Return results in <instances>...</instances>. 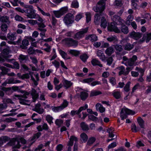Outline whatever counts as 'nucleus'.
I'll list each match as a JSON object with an SVG mask.
<instances>
[{
  "mask_svg": "<svg viewBox=\"0 0 151 151\" xmlns=\"http://www.w3.org/2000/svg\"><path fill=\"white\" fill-rule=\"evenodd\" d=\"M74 17L73 14L68 13L66 14L63 18V21L68 27L71 26L74 22Z\"/></svg>",
  "mask_w": 151,
  "mask_h": 151,
  "instance_id": "nucleus-1",
  "label": "nucleus"
},
{
  "mask_svg": "<svg viewBox=\"0 0 151 151\" xmlns=\"http://www.w3.org/2000/svg\"><path fill=\"white\" fill-rule=\"evenodd\" d=\"M105 9V2L104 0H100L98 2L96 6L93 7V10L96 12H103Z\"/></svg>",
  "mask_w": 151,
  "mask_h": 151,
  "instance_id": "nucleus-2",
  "label": "nucleus"
},
{
  "mask_svg": "<svg viewBox=\"0 0 151 151\" xmlns=\"http://www.w3.org/2000/svg\"><path fill=\"white\" fill-rule=\"evenodd\" d=\"M36 10L33 9L32 11L30 14H27L26 16L28 18L30 19H37L38 21L42 22L43 21L42 19L40 17V15L35 13Z\"/></svg>",
  "mask_w": 151,
  "mask_h": 151,
  "instance_id": "nucleus-3",
  "label": "nucleus"
},
{
  "mask_svg": "<svg viewBox=\"0 0 151 151\" xmlns=\"http://www.w3.org/2000/svg\"><path fill=\"white\" fill-rule=\"evenodd\" d=\"M63 40L65 41V44L68 47L77 46L78 45V42L70 38H66Z\"/></svg>",
  "mask_w": 151,
  "mask_h": 151,
  "instance_id": "nucleus-4",
  "label": "nucleus"
},
{
  "mask_svg": "<svg viewBox=\"0 0 151 151\" xmlns=\"http://www.w3.org/2000/svg\"><path fill=\"white\" fill-rule=\"evenodd\" d=\"M142 34L139 32H135L134 31H132L130 32L128 36L130 38L135 40H138L142 37Z\"/></svg>",
  "mask_w": 151,
  "mask_h": 151,
  "instance_id": "nucleus-5",
  "label": "nucleus"
},
{
  "mask_svg": "<svg viewBox=\"0 0 151 151\" xmlns=\"http://www.w3.org/2000/svg\"><path fill=\"white\" fill-rule=\"evenodd\" d=\"M108 30L109 32H114L116 33L120 32V30L116 26V25L114 22L111 23L107 27Z\"/></svg>",
  "mask_w": 151,
  "mask_h": 151,
  "instance_id": "nucleus-6",
  "label": "nucleus"
},
{
  "mask_svg": "<svg viewBox=\"0 0 151 151\" xmlns=\"http://www.w3.org/2000/svg\"><path fill=\"white\" fill-rule=\"evenodd\" d=\"M113 22L116 25H121L124 24V21L119 16L114 15L112 18Z\"/></svg>",
  "mask_w": 151,
  "mask_h": 151,
  "instance_id": "nucleus-7",
  "label": "nucleus"
},
{
  "mask_svg": "<svg viewBox=\"0 0 151 151\" xmlns=\"http://www.w3.org/2000/svg\"><path fill=\"white\" fill-rule=\"evenodd\" d=\"M31 95L32 99V102L35 103L37 99H38L39 95L36 90L34 88H32L31 90Z\"/></svg>",
  "mask_w": 151,
  "mask_h": 151,
  "instance_id": "nucleus-8",
  "label": "nucleus"
},
{
  "mask_svg": "<svg viewBox=\"0 0 151 151\" xmlns=\"http://www.w3.org/2000/svg\"><path fill=\"white\" fill-rule=\"evenodd\" d=\"M17 142V145H15L13 147V148H18L19 149L20 148L21 146L20 144V141L19 140L18 138V137H16L15 138H14L12 139V140H11L10 141L9 143H11L12 145H14L15 142Z\"/></svg>",
  "mask_w": 151,
  "mask_h": 151,
  "instance_id": "nucleus-9",
  "label": "nucleus"
},
{
  "mask_svg": "<svg viewBox=\"0 0 151 151\" xmlns=\"http://www.w3.org/2000/svg\"><path fill=\"white\" fill-rule=\"evenodd\" d=\"M28 53L30 55L36 54V52L41 54L43 53L41 50L38 49L35 50L31 46L28 49Z\"/></svg>",
  "mask_w": 151,
  "mask_h": 151,
  "instance_id": "nucleus-10",
  "label": "nucleus"
},
{
  "mask_svg": "<svg viewBox=\"0 0 151 151\" xmlns=\"http://www.w3.org/2000/svg\"><path fill=\"white\" fill-rule=\"evenodd\" d=\"M78 141V139L74 135H72L69 139V140L67 144V145L71 147L73 146L74 141L76 142Z\"/></svg>",
  "mask_w": 151,
  "mask_h": 151,
  "instance_id": "nucleus-11",
  "label": "nucleus"
},
{
  "mask_svg": "<svg viewBox=\"0 0 151 151\" xmlns=\"http://www.w3.org/2000/svg\"><path fill=\"white\" fill-rule=\"evenodd\" d=\"M78 141V139L74 135H72L69 139V140L67 144V145L71 147L73 146L74 141L76 142Z\"/></svg>",
  "mask_w": 151,
  "mask_h": 151,
  "instance_id": "nucleus-12",
  "label": "nucleus"
},
{
  "mask_svg": "<svg viewBox=\"0 0 151 151\" xmlns=\"http://www.w3.org/2000/svg\"><path fill=\"white\" fill-rule=\"evenodd\" d=\"M16 11L21 12L22 13H25L27 14H30L32 12V9H22L19 7H17L15 8Z\"/></svg>",
  "mask_w": 151,
  "mask_h": 151,
  "instance_id": "nucleus-13",
  "label": "nucleus"
},
{
  "mask_svg": "<svg viewBox=\"0 0 151 151\" xmlns=\"http://www.w3.org/2000/svg\"><path fill=\"white\" fill-rule=\"evenodd\" d=\"M29 41L26 39H23L22 42V45L20 47L23 49L26 50L27 48V46L29 45Z\"/></svg>",
  "mask_w": 151,
  "mask_h": 151,
  "instance_id": "nucleus-14",
  "label": "nucleus"
},
{
  "mask_svg": "<svg viewBox=\"0 0 151 151\" xmlns=\"http://www.w3.org/2000/svg\"><path fill=\"white\" fill-rule=\"evenodd\" d=\"M119 29L120 30V32H121L124 34H127L129 32L128 27L124 24L121 26L120 29Z\"/></svg>",
  "mask_w": 151,
  "mask_h": 151,
  "instance_id": "nucleus-15",
  "label": "nucleus"
},
{
  "mask_svg": "<svg viewBox=\"0 0 151 151\" xmlns=\"http://www.w3.org/2000/svg\"><path fill=\"white\" fill-rule=\"evenodd\" d=\"M63 83L64 86V87L66 89L69 88L73 84L71 81L65 79L63 80Z\"/></svg>",
  "mask_w": 151,
  "mask_h": 151,
  "instance_id": "nucleus-16",
  "label": "nucleus"
},
{
  "mask_svg": "<svg viewBox=\"0 0 151 151\" xmlns=\"http://www.w3.org/2000/svg\"><path fill=\"white\" fill-rule=\"evenodd\" d=\"M80 127L83 131H88L89 130L88 125L85 122H81L80 124Z\"/></svg>",
  "mask_w": 151,
  "mask_h": 151,
  "instance_id": "nucleus-17",
  "label": "nucleus"
},
{
  "mask_svg": "<svg viewBox=\"0 0 151 151\" xmlns=\"http://www.w3.org/2000/svg\"><path fill=\"white\" fill-rule=\"evenodd\" d=\"M125 109H122L120 113V117L122 120H124L126 119L128 117V114L126 112Z\"/></svg>",
  "mask_w": 151,
  "mask_h": 151,
  "instance_id": "nucleus-18",
  "label": "nucleus"
},
{
  "mask_svg": "<svg viewBox=\"0 0 151 151\" xmlns=\"http://www.w3.org/2000/svg\"><path fill=\"white\" fill-rule=\"evenodd\" d=\"M59 53L62 58L68 60L70 59L71 58L70 57H67V54L64 51L60 49L59 50Z\"/></svg>",
  "mask_w": 151,
  "mask_h": 151,
  "instance_id": "nucleus-19",
  "label": "nucleus"
},
{
  "mask_svg": "<svg viewBox=\"0 0 151 151\" xmlns=\"http://www.w3.org/2000/svg\"><path fill=\"white\" fill-rule=\"evenodd\" d=\"M125 50L130 51L134 47V44H131L129 43H127L124 45Z\"/></svg>",
  "mask_w": 151,
  "mask_h": 151,
  "instance_id": "nucleus-20",
  "label": "nucleus"
},
{
  "mask_svg": "<svg viewBox=\"0 0 151 151\" xmlns=\"http://www.w3.org/2000/svg\"><path fill=\"white\" fill-rule=\"evenodd\" d=\"M112 96L116 99H118L121 98V94L120 91H116L114 90L112 92Z\"/></svg>",
  "mask_w": 151,
  "mask_h": 151,
  "instance_id": "nucleus-21",
  "label": "nucleus"
},
{
  "mask_svg": "<svg viewBox=\"0 0 151 151\" xmlns=\"http://www.w3.org/2000/svg\"><path fill=\"white\" fill-rule=\"evenodd\" d=\"M90 39V40L92 42H94L97 40L98 37L96 35L94 34L89 35L88 37L86 38V39Z\"/></svg>",
  "mask_w": 151,
  "mask_h": 151,
  "instance_id": "nucleus-22",
  "label": "nucleus"
},
{
  "mask_svg": "<svg viewBox=\"0 0 151 151\" xmlns=\"http://www.w3.org/2000/svg\"><path fill=\"white\" fill-rule=\"evenodd\" d=\"M41 133L40 132H38L34 134L31 139V141H33V143L35 142L36 140V139L39 138L41 136Z\"/></svg>",
  "mask_w": 151,
  "mask_h": 151,
  "instance_id": "nucleus-23",
  "label": "nucleus"
},
{
  "mask_svg": "<svg viewBox=\"0 0 151 151\" xmlns=\"http://www.w3.org/2000/svg\"><path fill=\"white\" fill-rule=\"evenodd\" d=\"M18 3L19 4H20L21 6L25 9H28L32 10L33 9L32 6L31 5L25 4L24 2H22L21 1H19Z\"/></svg>",
  "mask_w": 151,
  "mask_h": 151,
  "instance_id": "nucleus-24",
  "label": "nucleus"
},
{
  "mask_svg": "<svg viewBox=\"0 0 151 151\" xmlns=\"http://www.w3.org/2000/svg\"><path fill=\"white\" fill-rule=\"evenodd\" d=\"M88 96V93L86 92L82 91L80 93V98L83 101H85Z\"/></svg>",
  "mask_w": 151,
  "mask_h": 151,
  "instance_id": "nucleus-25",
  "label": "nucleus"
},
{
  "mask_svg": "<svg viewBox=\"0 0 151 151\" xmlns=\"http://www.w3.org/2000/svg\"><path fill=\"white\" fill-rule=\"evenodd\" d=\"M137 122L141 128H144L145 122L141 117H138L137 119Z\"/></svg>",
  "mask_w": 151,
  "mask_h": 151,
  "instance_id": "nucleus-26",
  "label": "nucleus"
},
{
  "mask_svg": "<svg viewBox=\"0 0 151 151\" xmlns=\"http://www.w3.org/2000/svg\"><path fill=\"white\" fill-rule=\"evenodd\" d=\"M45 119L48 124L50 125L53 123L52 121L53 118L50 114L47 115L45 116Z\"/></svg>",
  "mask_w": 151,
  "mask_h": 151,
  "instance_id": "nucleus-27",
  "label": "nucleus"
},
{
  "mask_svg": "<svg viewBox=\"0 0 151 151\" xmlns=\"http://www.w3.org/2000/svg\"><path fill=\"white\" fill-rule=\"evenodd\" d=\"M101 26L104 28H105L107 26V23L105 17H103L101 19Z\"/></svg>",
  "mask_w": 151,
  "mask_h": 151,
  "instance_id": "nucleus-28",
  "label": "nucleus"
},
{
  "mask_svg": "<svg viewBox=\"0 0 151 151\" xmlns=\"http://www.w3.org/2000/svg\"><path fill=\"white\" fill-rule=\"evenodd\" d=\"M96 139L94 137H91L89 138L87 143V144L88 146H91L96 141Z\"/></svg>",
  "mask_w": 151,
  "mask_h": 151,
  "instance_id": "nucleus-29",
  "label": "nucleus"
},
{
  "mask_svg": "<svg viewBox=\"0 0 151 151\" xmlns=\"http://www.w3.org/2000/svg\"><path fill=\"white\" fill-rule=\"evenodd\" d=\"M102 94V92L99 90H94L91 91L90 96H96Z\"/></svg>",
  "mask_w": 151,
  "mask_h": 151,
  "instance_id": "nucleus-30",
  "label": "nucleus"
},
{
  "mask_svg": "<svg viewBox=\"0 0 151 151\" xmlns=\"http://www.w3.org/2000/svg\"><path fill=\"white\" fill-rule=\"evenodd\" d=\"M0 21L2 22H9V24L10 23L9 20V17L7 16H3L0 17Z\"/></svg>",
  "mask_w": 151,
  "mask_h": 151,
  "instance_id": "nucleus-31",
  "label": "nucleus"
},
{
  "mask_svg": "<svg viewBox=\"0 0 151 151\" xmlns=\"http://www.w3.org/2000/svg\"><path fill=\"white\" fill-rule=\"evenodd\" d=\"M80 137L84 142H86L87 141L88 137L86 134L84 132L82 133L81 134Z\"/></svg>",
  "mask_w": 151,
  "mask_h": 151,
  "instance_id": "nucleus-32",
  "label": "nucleus"
},
{
  "mask_svg": "<svg viewBox=\"0 0 151 151\" xmlns=\"http://www.w3.org/2000/svg\"><path fill=\"white\" fill-rule=\"evenodd\" d=\"M95 79L93 78H88L84 79L83 80L82 82L83 83H88V85H90V84Z\"/></svg>",
  "mask_w": 151,
  "mask_h": 151,
  "instance_id": "nucleus-33",
  "label": "nucleus"
},
{
  "mask_svg": "<svg viewBox=\"0 0 151 151\" xmlns=\"http://www.w3.org/2000/svg\"><path fill=\"white\" fill-rule=\"evenodd\" d=\"M114 52V49L111 47H107L105 51V53L108 55H110Z\"/></svg>",
  "mask_w": 151,
  "mask_h": 151,
  "instance_id": "nucleus-34",
  "label": "nucleus"
},
{
  "mask_svg": "<svg viewBox=\"0 0 151 151\" xmlns=\"http://www.w3.org/2000/svg\"><path fill=\"white\" fill-rule=\"evenodd\" d=\"M100 15L98 14H96L94 16V22L96 24H98L100 23Z\"/></svg>",
  "mask_w": 151,
  "mask_h": 151,
  "instance_id": "nucleus-35",
  "label": "nucleus"
},
{
  "mask_svg": "<svg viewBox=\"0 0 151 151\" xmlns=\"http://www.w3.org/2000/svg\"><path fill=\"white\" fill-rule=\"evenodd\" d=\"M97 56L99 57V58L103 60L105 59V55L102 52L101 50H99L97 51Z\"/></svg>",
  "mask_w": 151,
  "mask_h": 151,
  "instance_id": "nucleus-36",
  "label": "nucleus"
},
{
  "mask_svg": "<svg viewBox=\"0 0 151 151\" xmlns=\"http://www.w3.org/2000/svg\"><path fill=\"white\" fill-rule=\"evenodd\" d=\"M85 15L86 16V23H88L91 20V14L90 12H88L86 13Z\"/></svg>",
  "mask_w": 151,
  "mask_h": 151,
  "instance_id": "nucleus-37",
  "label": "nucleus"
},
{
  "mask_svg": "<svg viewBox=\"0 0 151 151\" xmlns=\"http://www.w3.org/2000/svg\"><path fill=\"white\" fill-rule=\"evenodd\" d=\"M125 65H127L130 67L135 66L137 65V64H135V63L130 59L128 60Z\"/></svg>",
  "mask_w": 151,
  "mask_h": 151,
  "instance_id": "nucleus-38",
  "label": "nucleus"
},
{
  "mask_svg": "<svg viewBox=\"0 0 151 151\" xmlns=\"http://www.w3.org/2000/svg\"><path fill=\"white\" fill-rule=\"evenodd\" d=\"M131 130L133 132L136 133L139 130L140 128L139 127H137L135 124H132L131 126Z\"/></svg>",
  "mask_w": 151,
  "mask_h": 151,
  "instance_id": "nucleus-39",
  "label": "nucleus"
},
{
  "mask_svg": "<svg viewBox=\"0 0 151 151\" xmlns=\"http://www.w3.org/2000/svg\"><path fill=\"white\" fill-rule=\"evenodd\" d=\"M80 58L83 62H85L87 60L88 58V56L87 54L84 53L81 55L80 56Z\"/></svg>",
  "mask_w": 151,
  "mask_h": 151,
  "instance_id": "nucleus-40",
  "label": "nucleus"
},
{
  "mask_svg": "<svg viewBox=\"0 0 151 151\" xmlns=\"http://www.w3.org/2000/svg\"><path fill=\"white\" fill-rule=\"evenodd\" d=\"M51 108L52 109V110L55 112H59L63 110L61 109V106H51Z\"/></svg>",
  "mask_w": 151,
  "mask_h": 151,
  "instance_id": "nucleus-41",
  "label": "nucleus"
},
{
  "mask_svg": "<svg viewBox=\"0 0 151 151\" xmlns=\"http://www.w3.org/2000/svg\"><path fill=\"white\" fill-rule=\"evenodd\" d=\"M83 36V34L81 31L77 32L75 34L74 38L78 39H80L82 38Z\"/></svg>",
  "mask_w": 151,
  "mask_h": 151,
  "instance_id": "nucleus-42",
  "label": "nucleus"
},
{
  "mask_svg": "<svg viewBox=\"0 0 151 151\" xmlns=\"http://www.w3.org/2000/svg\"><path fill=\"white\" fill-rule=\"evenodd\" d=\"M37 9L38 11L40 12L44 16H45L47 17H50V14L49 13H45L44 11L39 6H37Z\"/></svg>",
  "mask_w": 151,
  "mask_h": 151,
  "instance_id": "nucleus-43",
  "label": "nucleus"
},
{
  "mask_svg": "<svg viewBox=\"0 0 151 151\" xmlns=\"http://www.w3.org/2000/svg\"><path fill=\"white\" fill-rule=\"evenodd\" d=\"M131 2L132 3L131 5L132 8L135 10L138 9L139 6L135 2H136V1L134 0H131Z\"/></svg>",
  "mask_w": 151,
  "mask_h": 151,
  "instance_id": "nucleus-44",
  "label": "nucleus"
},
{
  "mask_svg": "<svg viewBox=\"0 0 151 151\" xmlns=\"http://www.w3.org/2000/svg\"><path fill=\"white\" fill-rule=\"evenodd\" d=\"M18 99L19 100V102L20 104L25 105H28V104L26 103L29 102V100H26L22 98H18Z\"/></svg>",
  "mask_w": 151,
  "mask_h": 151,
  "instance_id": "nucleus-45",
  "label": "nucleus"
},
{
  "mask_svg": "<svg viewBox=\"0 0 151 151\" xmlns=\"http://www.w3.org/2000/svg\"><path fill=\"white\" fill-rule=\"evenodd\" d=\"M131 82L130 81H128L126 84V85L124 87L123 89L126 92H128L130 90V85Z\"/></svg>",
  "mask_w": 151,
  "mask_h": 151,
  "instance_id": "nucleus-46",
  "label": "nucleus"
},
{
  "mask_svg": "<svg viewBox=\"0 0 151 151\" xmlns=\"http://www.w3.org/2000/svg\"><path fill=\"white\" fill-rule=\"evenodd\" d=\"M53 12L55 16L57 18H59L63 15L60 10L53 11Z\"/></svg>",
  "mask_w": 151,
  "mask_h": 151,
  "instance_id": "nucleus-47",
  "label": "nucleus"
},
{
  "mask_svg": "<svg viewBox=\"0 0 151 151\" xmlns=\"http://www.w3.org/2000/svg\"><path fill=\"white\" fill-rule=\"evenodd\" d=\"M1 30L2 31L5 32V33L6 32L8 28V26L6 24H2L1 25Z\"/></svg>",
  "mask_w": 151,
  "mask_h": 151,
  "instance_id": "nucleus-48",
  "label": "nucleus"
},
{
  "mask_svg": "<svg viewBox=\"0 0 151 151\" xmlns=\"http://www.w3.org/2000/svg\"><path fill=\"white\" fill-rule=\"evenodd\" d=\"M33 111L37 113L40 114H42L44 111V109H41L40 108H35L34 109Z\"/></svg>",
  "mask_w": 151,
  "mask_h": 151,
  "instance_id": "nucleus-49",
  "label": "nucleus"
},
{
  "mask_svg": "<svg viewBox=\"0 0 151 151\" xmlns=\"http://www.w3.org/2000/svg\"><path fill=\"white\" fill-rule=\"evenodd\" d=\"M107 40L109 42H114L117 41V39L116 37H108L107 38Z\"/></svg>",
  "mask_w": 151,
  "mask_h": 151,
  "instance_id": "nucleus-50",
  "label": "nucleus"
},
{
  "mask_svg": "<svg viewBox=\"0 0 151 151\" xmlns=\"http://www.w3.org/2000/svg\"><path fill=\"white\" fill-rule=\"evenodd\" d=\"M114 47L115 49L117 51L120 52L122 50V46L121 45L116 44L115 45H114Z\"/></svg>",
  "mask_w": 151,
  "mask_h": 151,
  "instance_id": "nucleus-51",
  "label": "nucleus"
},
{
  "mask_svg": "<svg viewBox=\"0 0 151 151\" xmlns=\"http://www.w3.org/2000/svg\"><path fill=\"white\" fill-rule=\"evenodd\" d=\"M60 11L63 15L68 12V8L67 6H65L61 8Z\"/></svg>",
  "mask_w": 151,
  "mask_h": 151,
  "instance_id": "nucleus-52",
  "label": "nucleus"
},
{
  "mask_svg": "<svg viewBox=\"0 0 151 151\" xmlns=\"http://www.w3.org/2000/svg\"><path fill=\"white\" fill-rule=\"evenodd\" d=\"M8 82L9 84L16 83H19L20 81L18 80L14 81L13 78H12L9 79Z\"/></svg>",
  "mask_w": 151,
  "mask_h": 151,
  "instance_id": "nucleus-53",
  "label": "nucleus"
},
{
  "mask_svg": "<svg viewBox=\"0 0 151 151\" xmlns=\"http://www.w3.org/2000/svg\"><path fill=\"white\" fill-rule=\"evenodd\" d=\"M20 65L18 63L17 61H14L13 63V65H12V68L16 69L18 70L19 69Z\"/></svg>",
  "mask_w": 151,
  "mask_h": 151,
  "instance_id": "nucleus-54",
  "label": "nucleus"
},
{
  "mask_svg": "<svg viewBox=\"0 0 151 151\" xmlns=\"http://www.w3.org/2000/svg\"><path fill=\"white\" fill-rule=\"evenodd\" d=\"M126 112L127 113L128 115H133L135 114V112L134 111L130 110L128 108L125 109Z\"/></svg>",
  "mask_w": 151,
  "mask_h": 151,
  "instance_id": "nucleus-55",
  "label": "nucleus"
},
{
  "mask_svg": "<svg viewBox=\"0 0 151 151\" xmlns=\"http://www.w3.org/2000/svg\"><path fill=\"white\" fill-rule=\"evenodd\" d=\"M68 105V102L67 101L65 100H64L63 103L60 105L61 106V109L63 110Z\"/></svg>",
  "mask_w": 151,
  "mask_h": 151,
  "instance_id": "nucleus-56",
  "label": "nucleus"
},
{
  "mask_svg": "<svg viewBox=\"0 0 151 151\" xmlns=\"http://www.w3.org/2000/svg\"><path fill=\"white\" fill-rule=\"evenodd\" d=\"M69 53L70 54L73 55L75 56H78L79 54V52L78 51L74 50H70L69 51Z\"/></svg>",
  "mask_w": 151,
  "mask_h": 151,
  "instance_id": "nucleus-57",
  "label": "nucleus"
},
{
  "mask_svg": "<svg viewBox=\"0 0 151 151\" xmlns=\"http://www.w3.org/2000/svg\"><path fill=\"white\" fill-rule=\"evenodd\" d=\"M88 118L89 120H91L93 122H96L98 119L97 117L93 115H89L88 116Z\"/></svg>",
  "mask_w": 151,
  "mask_h": 151,
  "instance_id": "nucleus-58",
  "label": "nucleus"
},
{
  "mask_svg": "<svg viewBox=\"0 0 151 151\" xmlns=\"http://www.w3.org/2000/svg\"><path fill=\"white\" fill-rule=\"evenodd\" d=\"M1 88L0 90L2 91H4L5 92H7L8 91H11V87H2V86H0Z\"/></svg>",
  "mask_w": 151,
  "mask_h": 151,
  "instance_id": "nucleus-59",
  "label": "nucleus"
},
{
  "mask_svg": "<svg viewBox=\"0 0 151 151\" xmlns=\"http://www.w3.org/2000/svg\"><path fill=\"white\" fill-rule=\"evenodd\" d=\"M114 4L116 6L121 7L122 5V0H115Z\"/></svg>",
  "mask_w": 151,
  "mask_h": 151,
  "instance_id": "nucleus-60",
  "label": "nucleus"
},
{
  "mask_svg": "<svg viewBox=\"0 0 151 151\" xmlns=\"http://www.w3.org/2000/svg\"><path fill=\"white\" fill-rule=\"evenodd\" d=\"M3 55H7L9 54V50L8 48H5L2 49V51L1 52Z\"/></svg>",
  "mask_w": 151,
  "mask_h": 151,
  "instance_id": "nucleus-61",
  "label": "nucleus"
},
{
  "mask_svg": "<svg viewBox=\"0 0 151 151\" xmlns=\"http://www.w3.org/2000/svg\"><path fill=\"white\" fill-rule=\"evenodd\" d=\"M28 59V57L25 55L21 54L19 56V59L20 61H26Z\"/></svg>",
  "mask_w": 151,
  "mask_h": 151,
  "instance_id": "nucleus-62",
  "label": "nucleus"
},
{
  "mask_svg": "<svg viewBox=\"0 0 151 151\" xmlns=\"http://www.w3.org/2000/svg\"><path fill=\"white\" fill-rule=\"evenodd\" d=\"M83 17V15L81 13H79L77 14L75 17V20L78 22Z\"/></svg>",
  "mask_w": 151,
  "mask_h": 151,
  "instance_id": "nucleus-63",
  "label": "nucleus"
},
{
  "mask_svg": "<svg viewBox=\"0 0 151 151\" xmlns=\"http://www.w3.org/2000/svg\"><path fill=\"white\" fill-rule=\"evenodd\" d=\"M63 146L62 144L58 145L56 147V149L57 151H61L63 148Z\"/></svg>",
  "mask_w": 151,
  "mask_h": 151,
  "instance_id": "nucleus-64",
  "label": "nucleus"
}]
</instances>
